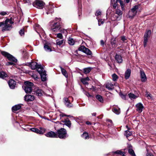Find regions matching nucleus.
Listing matches in <instances>:
<instances>
[{
  "label": "nucleus",
  "mask_w": 156,
  "mask_h": 156,
  "mask_svg": "<svg viewBox=\"0 0 156 156\" xmlns=\"http://www.w3.org/2000/svg\"><path fill=\"white\" fill-rule=\"evenodd\" d=\"M2 30L3 32L9 31L12 28V24L14 22L12 21V18L6 19L4 21H3Z\"/></svg>",
  "instance_id": "1"
},
{
  "label": "nucleus",
  "mask_w": 156,
  "mask_h": 156,
  "mask_svg": "<svg viewBox=\"0 0 156 156\" xmlns=\"http://www.w3.org/2000/svg\"><path fill=\"white\" fill-rule=\"evenodd\" d=\"M24 89L25 92L27 93H30L32 91L33 83L32 82L27 81L24 82Z\"/></svg>",
  "instance_id": "2"
},
{
  "label": "nucleus",
  "mask_w": 156,
  "mask_h": 156,
  "mask_svg": "<svg viewBox=\"0 0 156 156\" xmlns=\"http://www.w3.org/2000/svg\"><path fill=\"white\" fill-rule=\"evenodd\" d=\"M118 3H119L122 9V10H124V6L123 2L121 0H111V4L113 6L114 8L115 9L116 7H118Z\"/></svg>",
  "instance_id": "3"
},
{
  "label": "nucleus",
  "mask_w": 156,
  "mask_h": 156,
  "mask_svg": "<svg viewBox=\"0 0 156 156\" xmlns=\"http://www.w3.org/2000/svg\"><path fill=\"white\" fill-rule=\"evenodd\" d=\"M56 134L58 135V137L61 139L65 138L68 136L66 130L64 128H61L58 130Z\"/></svg>",
  "instance_id": "4"
},
{
  "label": "nucleus",
  "mask_w": 156,
  "mask_h": 156,
  "mask_svg": "<svg viewBox=\"0 0 156 156\" xmlns=\"http://www.w3.org/2000/svg\"><path fill=\"white\" fill-rule=\"evenodd\" d=\"M1 53L3 56L7 57L9 60L15 62H17V60L8 53L3 51L1 52Z\"/></svg>",
  "instance_id": "5"
},
{
  "label": "nucleus",
  "mask_w": 156,
  "mask_h": 156,
  "mask_svg": "<svg viewBox=\"0 0 156 156\" xmlns=\"http://www.w3.org/2000/svg\"><path fill=\"white\" fill-rule=\"evenodd\" d=\"M44 5V2L38 0H36L33 4L34 6L40 9H42Z\"/></svg>",
  "instance_id": "6"
},
{
  "label": "nucleus",
  "mask_w": 156,
  "mask_h": 156,
  "mask_svg": "<svg viewBox=\"0 0 156 156\" xmlns=\"http://www.w3.org/2000/svg\"><path fill=\"white\" fill-rule=\"evenodd\" d=\"M79 51H82L88 55H92V52L88 48L84 46H81L78 48Z\"/></svg>",
  "instance_id": "7"
},
{
  "label": "nucleus",
  "mask_w": 156,
  "mask_h": 156,
  "mask_svg": "<svg viewBox=\"0 0 156 156\" xmlns=\"http://www.w3.org/2000/svg\"><path fill=\"white\" fill-rule=\"evenodd\" d=\"M138 8V6L136 5L134 6L131 9V11L130 12V14H131V15H129V18L132 19L136 15L137 12Z\"/></svg>",
  "instance_id": "8"
},
{
  "label": "nucleus",
  "mask_w": 156,
  "mask_h": 156,
  "mask_svg": "<svg viewBox=\"0 0 156 156\" xmlns=\"http://www.w3.org/2000/svg\"><path fill=\"white\" fill-rule=\"evenodd\" d=\"M60 25L59 22H56L54 23L51 27V30L54 32H57L60 28Z\"/></svg>",
  "instance_id": "9"
},
{
  "label": "nucleus",
  "mask_w": 156,
  "mask_h": 156,
  "mask_svg": "<svg viewBox=\"0 0 156 156\" xmlns=\"http://www.w3.org/2000/svg\"><path fill=\"white\" fill-rule=\"evenodd\" d=\"M140 74L141 81L143 82L146 81L147 80V77L144 72L142 70H140Z\"/></svg>",
  "instance_id": "10"
},
{
  "label": "nucleus",
  "mask_w": 156,
  "mask_h": 156,
  "mask_svg": "<svg viewBox=\"0 0 156 156\" xmlns=\"http://www.w3.org/2000/svg\"><path fill=\"white\" fill-rule=\"evenodd\" d=\"M45 135L48 137L51 138H57L58 137V135L55 132L51 131L48 132V133L45 134Z\"/></svg>",
  "instance_id": "11"
},
{
  "label": "nucleus",
  "mask_w": 156,
  "mask_h": 156,
  "mask_svg": "<svg viewBox=\"0 0 156 156\" xmlns=\"http://www.w3.org/2000/svg\"><path fill=\"white\" fill-rule=\"evenodd\" d=\"M136 110L139 113H141L143 111L144 107L141 103H139L136 105Z\"/></svg>",
  "instance_id": "12"
},
{
  "label": "nucleus",
  "mask_w": 156,
  "mask_h": 156,
  "mask_svg": "<svg viewBox=\"0 0 156 156\" xmlns=\"http://www.w3.org/2000/svg\"><path fill=\"white\" fill-rule=\"evenodd\" d=\"M63 102L65 105L68 108H70L73 106L72 104L71 103L68 98H63Z\"/></svg>",
  "instance_id": "13"
},
{
  "label": "nucleus",
  "mask_w": 156,
  "mask_h": 156,
  "mask_svg": "<svg viewBox=\"0 0 156 156\" xmlns=\"http://www.w3.org/2000/svg\"><path fill=\"white\" fill-rule=\"evenodd\" d=\"M34 94L38 96H41L44 93L43 91L38 88H36L34 91Z\"/></svg>",
  "instance_id": "14"
},
{
  "label": "nucleus",
  "mask_w": 156,
  "mask_h": 156,
  "mask_svg": "<svg viewBox=\"0 0 156 156\" xmlns=\"http://www.w3.org/2000/svg\"><path fill=\"white\" fill-rule=\"evenodd\" d=\"M34 98H35L34 95H26L24 97V100L27 102L32 101L34 99Z\"/></svg>",
  "instance_id": "15"
},
{
  "label": "nucleus",
  "mask_w": 156,
  "mask_h": 156,
  "mask_svg": "<svg viewBox=\"0 0 156 156\" xmlns=\"http://www.w3.org/2000/svg\"><path fill=\"white\" fill-rule=\"evenodd\" d=\"M8 83L10 88L13 89L15 87L16 85V82L13 80L11 79L9 81Z\"/></svg>",
  "instance_id": "16"
},
{
  "label": "nucleus",
  "mask_w": 156,
  "mask_h": 156,
  "mask_svg": "<svg viewBox=\"0 0 156 156\" xmlns=\"http://www.w3.org/2000/svg\"><path fill=\"white\" fill-rule=\"evenodd\" d=\"M54 12L53 7L51 5H49L46 7V13L47 14L52 13Z\"/></svg>",
  "instance_id": "17"
},
{
  "label": "nucleus",
  "mask_w": 156,
  "mask_h": 156,
  "mask_svg": "<svg viewBox=\"0 0 156 156\" xmlns=\"http://www.w3.org/2000/svg\"><path fill=\"white\" fill-rule=\"evenodd\" d=\"M121 19V18L115 13L112 14L111 15V19L112 21H118Z\"/></svg>",
  "instance_id": "18"
},
{
  "label": "nucleus",
  "mask_w": 156,
  "mask_h": 156,
  "mask_svg": "<svg viewBox=\"0 0 156 156\" xmlns=\"http://www.w3.org/2000/svg\"><path fill=\"white\" fill-rule=\"evenodd\" d=\"M29 66L32 69H36L37 66L38 65L37 63L36 62H32L30 63H29Z\"/></svg>",
  "instance_id": "19"
},
{
  "label": "nucleus",
  "mask_w": 156,
  "mask_h": 156,
  "mask_svg": "<svg viewBox=\"0 0 156 156\" xmlns=\"http://www.w3.org/2000/svg\"><path fill=\"white\" fill-rule=\"evenodd\" d=\"M131 73V70L130 69H127L125 73V77L126 79H128L129 78Z\"/></svg>",
  "instance_id": "20"
},
{
  "label": "nucleus",
  "mask_w": 156,
  "mask_h": 156,
  "mask_svg": "<svg viewBox=\"0 0 156 156\" xmlns=\"http://www.w3.org/2000/svg\"><path fill=\"white\" fill-rule=\"evenodd\" d=\"M37 71L40 74L43 73V72L46 71L44 70V68L41 65H38L37 68H36Z\"/></svg>",
  "instance_id": "21"
},
{
  "label": "nucleus",
  "mask_w": 156,
  "mask_h": 156,
  "mask_svg": "<svg viewBox=\"0 0 156 156\" xmlns=\"http://www.w3.org/2000/svg\"><path fill=\"white\" fill-rule=\"evenodd\" d=\"M115 59L117 62L119 63H121L122 62V59L120 55L116 54L115 57Z\"/></svg>",
  "instance_id": "22"
},
{
  "label": "nucleus",
  "mask_w": 156,
  "mask_h": 156,
  "mask_svg": "<svg viewBox=\"0 0 156 156\" xmlns=\"http://www.w3.org/2000/svg\"><path fill=\"white\" fill-rule=\"evenodd\" d=\"M31 131L36 133H39L40 134H43V131H44V130H43L42 131H40V130L37 128H32L30 129Z\"/></svg>",
  "instance_id": "23"
},
{
  "label": "nucleus",
  "mask_w": 156,
  "mask_h": 156,
  "mask_svg": "<svg viewBox=\"0 0 156 156\" xmlns=\"http://www.w3.org/2000/svg\"><path fill=\"white\" fill-rule=\"evenodd\" d=\"M90 79L88 77H86V78H82L81 79V82L83 83V84L84 85H88V83L87 82V81H88Z\"/></svg>",
  "instance_id": "24"
},
{
  "label": "nucleus",
  "mask_w": 156,
  "mask_h": 156,
  "mask_svg": "<svg viewBox=\"0 0 156 156\" xmlns=\"http://www.w3.org/2000/svg\"><path fill=\"white\" fill-rule=\"evenodd\" d=\"M114 85L111 83H108L106 85V87L109 90H112L114 89Z\"/></svg>",
  "instance_id": "25"
},
{
  "label": "nucleus",
  "mask_w": 156,
  "mask_h": 156,
  "mask_svg": "<svg viewBox=\"0 0 156 156\" xmlns=\"http://www.w3.org/2000/svg\"><path fill=\"white\" fill-rule=\"evenodd\" d=\"M21 106L20 105H17L13 106L12 108V110L13 111H17L20 109Z\"/></svg>",
  "instance_id": "26"
},
{
  "label": "nucleus",
  "mask_w": 156,
  "mask_h": 156,
  "mask_svg": "<svg viewBox=\"0 0 156 156\" xmlns=\"http://www.w3.org/2000/svg\"><path fill=\"white\" fill-rule=\"evenodd\" d=\"M63 122H64L65 124L68 127H71V123L70 121L68 119H65Z\"/></svg>",
  "instance_id": "27"
},
{
  "label": "nucleus",
  "mask_w": 156,
  "mask_h": 156,
  "mask_svg": "<svg viewBox=\"0 0 156 156\" xmlns=\"http://www.w3.org/2000/svg\"><path fill=\"white\" fill-rule=\"evenodd\" d=\"M60 68L61 69V72L62 74L66 78L68 77V75L66 70L61 67H60Z\"/></svg>",
  "instance_id": "28"
},
{
  "label": "nucleus",
  "mask_w": 156,
  "mask_h": 156,
  "mask_svg": "<svg viewBox=\"0 0 156 156\" xmlns=\"http://www.w3.org/2000/svg\"><path fill=\"white\" fill-rule=\"evenodd\" d=\"M151 34V31L150 30H147L146 31L144 35V37L149 38Z\"/></svg>",
  "instance_id": "29"
},
{
  "label": "nucleus",
  "mask_w": 156,
  "mask_h": 156,
  "mask_svg": "<svg viewBox=\"0 0 156 156\" xmlns=\"http://www.w3.org/2000/svg\"><path fill=\"white\" fill-rule=\"evenodd\" d=\"M41 76V80L42 81H45L46 80V72H43V73H42L40 74Z\"/></svg>",
  "instance_id": "30"
},
{
  "label": "nucleus",
  "mask_w": 156,
  "mask_h": 156,
  "mask_svg": "<svg viewBox=\"0 0 156 156\" xmlns=\"http://www.w3.org/2000/svg\"><path fill=\"white\" fill-rule=\"evenodd\" d=\"M116 39L115 38L113 39H112V41H111V44L112 47H116L118 46V44L115 43Z\"/></svg>",
  "instance_id": "31"
},
{
  "label": "nucleus",
  "mask_w": 156,
  "mask_h": 156,
  "mask_svg": "<svg viewBox=\"0 0 156 156\" xmlns=\"http://www.w3.org/2000/svg\"><path fill=\"white\" fill-rule=\"evenodd\" d=\"M7 76V75L4 72H0V78L4 79Z\"/></svg>",
  "instance_id": "32"
},
{
  "label": "nucleus",
  "mask_w": 156,
  "mask_h": 156,
  "mask_svg": "<svg viewBox=\"0 0 156 156\" xmlns=\"http://www.w3.org/2000/svg\"><path fill=\"white\" fill-rule=\"evenodd\" d=\"M44 48L45 50L47 51L50 52L51 51V49L50 47L46 44H44Z\"/></svg>",
  "instance_id": "33"
},
{
  "label": "nucleus",
  "mask_w": 156,
  "mask_h": 156,
  "mask_svg": "<svg viewBox=\"0 0 156 156\" xmlns=\"http://www.w3.org/2000/svg\"><path fill=\"white\" fill-rule=\"evenodd\" d=\"M129 98L131 99H135L137 98V96L134 95V94L130 93L128 94Z\"/></svg>",
  "instance_id": "34"
},
{
  "label": "nucleus",
  "mask_w": 156,
  "mask_h": 156,
  "mask_svg": "<svg viewBox=\"0 0 156 156\" xmlns=\"http://www.w3.org/2000/svg\"><path fill=\"white\" fill-rule=\"evenodd\" d=\"M113 153L117 154L122 155V156H123V155H124L125 154V152H122L121 150H117L113 152Z\"/></svg>",
  "instance_id": "35"
},
{
  "label": "nucleus",
  "mask_w": 156,
  "mask_h": 156,
  "mask_svg": "<svg viewBox=\"0 0 156 156\" xmlns=\"http://www.w3.org/2000/svg\"><path fill=\"white\" fill-rule=\"evenodd\" d=\"M68 43L70 45H72L74 44V41L73 38L69 37L68 40Z\"/></svg>",
  "instance_id": "36"
},
{
  "label": "nucleus",
  "mask_w": 156,
  "mask_h": 156,
  "mask_svg": "<svg viewBox=\"0 0 156 156\" xmlns=\"http://www.w3.org/2000/svg\"><path fill=\"white\" fill-rule=\"evenodd\" d=\"M96 99L98 100L99 101H100L102 103L103 102V99L102 98V97L99 95H97L96 96Z\"/></svg>",
  "instance_id": "37"
},
{
  "label": "nucleus",
  "mask_w": 156,
  "mask_h": 156,
  "mask_svg": "<svg viewBox=\"0 0 156 156\" xmlns=\"http://www.w3.org/2000/svg\"><path fill=\"white\" fill-rule=\"evenodd\" d=\"M112 80L114 81H116L119 78L118 76L115 73L113 74L112 75Z\"/></svg>",
  "instance_id": "38"
},
{
  "label": "nucleus",
  "mask_w": 156,
  "mask_h": 156,
  "mask_svg": "<svg viewBox=\"0 0 156 156\" xmlns=\"http://www.w3.org/2000/svg\"><path fill=\"white\" fill-rule=\"evenodd\" d=\"M115 13H116V14L118 16H120V18H121L122 14V12L119 9H117L116 10Z\"/></svg>",
  "instance_id": "39"
},
{
  "label": "nucleus",
  "mask_w": 156,
  "mask_h": 156,
  "mask_svg": "<svg viewBox=\"0 0 156 156\" xmlns=\"http://www.w3.org/2000/svg\"><path fill=\"white\" fill-rule=\"evenodd\" d=\"M81 136L85 139L88 138L89 137L88 133L86 132L83 133V134L81 135Z\"/></svg>",
  "instance_id": "40"
},
{
  "label": "nucleus",
  "mask_w": 156,
  "mask_h": 156,
  "mask_svg": "<svg viewBox=\"0 0 156 156\" xmlns=\"http://www.w3.org/2000/svg\"><path fill=\"white\" fill-rule=\"evenodd\" d=\"M64 42V40L63 39L60 40H56V44L57 45L60 46L62 45Z\"/></svg>",
  "instance_id": "41"
},
{
  "label": "nucleus",
  "mask_w": 156,
  "mask_h": 156,
  "mask_svg": "<svg viewBox=\"0 0 156 156\" xmlns=\"http://www.w3.org/2000/svg\"><path fill=\"white\" fill-rule=\"evenodd\" d=\"M128 152L132 156H136L134 151L132 149L130 148L129 149Z\"/></svg>",
  "instance_id": "42"
},
{
  "label": "nucleus",
  "mask_w": 156,
  "mask_h": 156,
  "mask_svg": "<svg viewBox=\"0 0 156 156\" xmlns=\"http://www.w3.org/2000/svg\"><path fill=\"white\" fill-rule=\"evenodd\" d=\"M91 70V68H84L83 69L84 73L85 74H87L89 73L90 71Z\"/></svg>",
  "instance_id": "43"
},
{
  "label": "nucleus",
  "mask_w": 156,
  "mask_h": 156,
  "mask_svg": "<svg viewBox=\"0 0 156 156\" xmlns=\"http://www.w3.org/2000/svg\"><path fill=\"white\" fill-rule=\"evenodd\" d=\"M132 134V133L129 131V130H126L125 131V135L127 137L130 136Z\"/></svg>",
  "instance_id": "44"
},
{
  "label": "nucleus",
  "mask_w": 156,
  "mask_h": 156,
  "mask_svg": "<svg viewBox=\"0 0 156 156\" xmlns=\"http://www.w3.org/2000/svg\"><path fill=\"white\" fill-rule=\"evenodd\" d=\"M148 38L144 37L143 44L144 47H145L147 46V43L148 42Z\"/></svg>",
  "instance_id": "45"
},
{
  "label": "nucleus",
  "mask_w": 156,
  "mask_h": 156,
  "mask_svg": "<svg viewBox=\"0 0 156 156\" xmlns=\"http://www.w3.org/2000/svg\"><path fill=\"white\" fill-rule=\"evenodd\" d=\"M113 111L116 114L118 115L120 113V109L119 108L118 109L114 108L113 110Z\"/></svg>",
  "instance_id": "46"
},
{
  "label": "nucleus",
  "mask_w": 156,
  "mask_h": 156,
  "mask_svg": "<svg viewBox=\"0 0 156 156\" xmlns=\"http://www.w3.org/2000/svg\"><path fill=\"white\" fill-rule=\"evenodd\" d=\"M40 25L38 24H36L35 25V30H38V29L39 28V29L41 31V32H43V29L40 27Z\"/></svg>",
  "instance_id": "47"
},
{
  "label": "nucleus",
  "mask_w": 156,
  "mask_h": 156,
  "mask_svg": "<svg viewBox=\"0 0 156 156\" xmlns=\"http://www.w3.org/2000/svg\"><path fill=\"white\" fill-rule=\"evenodd\" d=\"M119 95H120V96H121V97L122 99H124V100L126 99V97L127 96V95L126 94L124 95L122 93H120Z\"/></svg>",
  "instance_id": "48"
},
{
  "label": "nucleus",
  "mask_w": 156,
  "mask_h": 156,
  "mask_svg": "<svg viewBox=\"0 0 156 156\" xmlns=\"http://www.w3.org/2000/svg\"><path fill=\"white\" fill-rule=\"evenodd\" d=\"M60 32L61 33H63V34H65V35L66 36L67 34V31L65 29H62L60 31Z\"/></svg>",
  "instance_id": "49"
},
{
  "label": "nucleus",
  "mask_w": 156,
  "mask_h": 156,
  "mask_svg": "<svg viewBox=\"0 0 156 156\" xmlns=\"http://www.w3.org/2000/svg\"><path fill=\"white\" fill-rule=\"evenodd\" d=\"M32 76L33 78L35 80H37L38 79V76L37 75L35 74L32 73Z\"/></svg>",
  "instance_id": "50"
},
{
  "label": "nucleus",
  "mask_w": 156,
  "mask_h": 156,
  "mask_svg": "<svg viewBox=\"0 0 156 156\" xmlns=\"http://www.w3.org/2000/svg\"><path fill=\"white\" fill-rule=\"evenodd\" d=\"M57 37L60 39H62L63 38V37L62 33H58L57 34Z\"/></svg>",
  "instance_id": "51"
},
{
  "label": "nucleus",
  "mask_w": 156,
  "mask_h": 156,
  "mask_svg": "<svg viewBox=\"0 0 156 156\" xmlns=\"http://www.w3.org/2000/svg\"><path fill=\"white\" fill-rule=\"evenodd\" d=\"M19 34L21 36H23L24 34V29H21L19 31Z\"/></svg>",
  "instance_id": "52"
},
{
  "label": "nucleus",
  "mask_w": 156,
  "mask_h": 156,
  "mask_svg": "<svg viewBox=\"0 0 156 156\" xmlns=\"http://www.w3.org/2000/svg\"><path fill=\"white\" fill-rule=\"evenodd\" d=\"M145 96H146V97H147L149 99L151 98L152 97H151V94H146Z\"/></svg>",
  "instance_id": "53"
},
{
  "label": "nucleus",
  "mask_w": 156,
  "mask_h": 156,
  "mask_svg": "<svg viewBox=\"0 0 156 156\" xmlns=\"http://www.w3.org/2000/svg\"><path fill=\"white\" fill-rule=\"evenodd\" d=\"M98 25L100 26L101 24H103L104 23V22L101 19H99L98 20Z\"/></svg>",
  "instance_id": "54"
},
{
  "label": "nucleus",
  "mask_w": 156,
  "mask_h": 156,
  "mask_svg": "<svg viewBox=\"0 0 156 156\" xmlns=\"http://www.w3.org/2000/svg\"><path fill=\"white\" fill-rule=\"evenodd\" d=\"M101 12L100 11L98 10L96 11L95 13V15L97 16L100 15L101 14Z\"/></svg>",
  "instance_id": "55"
},
{
  "label": "nucleus",
  "mask_w": 156,
  "mask_h": 156,
  "mask_svg": "<svg viewBox=\"0 0 156 156\" xmlns=\"http://www.w3.org/2000/svg\"><path fill=\"white\" fill-rule=\"evenodd\" d=\"M23 2L24 3H28L29 5L31 4L30 0H23Z\"/></svg>",
  "instance_id": "56"
},
{
  "label": "nucleus",
  "mask_w": 156,
  "mask_h": 156,
  "mask_svg": "<svg viewBox=\"0 0 156 156\" xmlns=\"http://www.w3.org/2000/svg\"><path fill=\"white\" fill-rule=\"evenodd\" d=\"M126 40V37L124 36H122L121 37V40L123 42H125V41Z\"/></svg>",
  "instance_id": "57"
},
{
  "label": "nucleus",
  "mask_w": 156,
  "mask_h": 156,
  "mask_svg": "<svg viewBox=\"0 0 156 156\" xmlns=\"http://www.w3.org/2000/svg\"><path fill=\"white\" fill-rule=\"evenodd\" d=\"M13 64V63L11 62H9L6 63V65L7 66L12 65Z\"/></svg>",
  "instance_id": "58"
},
{
  "label": "nucleus",
  "mask_w": 156,
  "mask_h": 156,
  "mask_svg": "<svg viewBox=\"0 0 156 156\" xmlns=\"http://www.w3.org/2000/svg\"><path fill=\"white\" fill-rule=\"evenodd\" d=\"M6 14V12H2L0 13V14L2 16H4Z\"/></svg>",
  "instance_id": "59"
},
{
  "label": "nucleus",
  "mask_w": 156,
  "mask_h": 156,
  "mask_svg": "<svg viewBox=\"0 0 156 156\" xmlns=\"http://www.w3.org/2000/svg\"><path fill=\"white\" fill-rule=\"evenodd\" d=\"M100 43H101V45L102 46H104V41L102 40H101Z\"/></svg>",
  "instance_id": "60"
},
{
  "label": "nucleus",
  "mask_w": 156,
  "mask_h": 156,
  "mask_svg": "<svg viewBox=\"0 0 156 156\" xmlns=\"http://www.w3.org/2000/svg\"><path fill=\"white\" fill-rule=\"evenodd\" d=\"M40 129H41V130H40V131H42L43 130H44V131H43V134L44 133L45 131L46 130V129L44 128H43L42 127H40Z\"/></svg>",
  "instance_id": "61"
},
{
  "label": "nucleus",
  "mask_w": 156,
  "mask_h": 156,
  "mask_svg": "<svg viewBox=\"0 0 156 156\" xmlns=\"http://www.w3.org/2000/svg\"><path fill=\"white\" fill-rule=\"evenodd\" d=\"M86 95L88 97H91V95H90V94L87 92H86Z\"/></svg>",
  "instance_id": "62"
},
{
  "label": "nucleus",
  "mask_w": 156,
  "mask_h": 156,
  "mask_svg": "<svg viewBox=\"0 0 156 156\" xmlns=\"http://www.w3.org/2000/svg\"><path fill=\"white\" fill-rule=\"evenodd\" d=\"M65 115H65L64 114H63V113H62V114H61L60 115V117H63L64 116H65Z\"/></svg>",
  "instance_id": "63"
},
{
  "label": "nucleus",
  "mask_w": 156,
  "mask_h": 156,
  "mask_svg": "<svg viewBox=\"0 0 156 156\" xmlns=\"http://www.w3.org/2000/svg\"><path fill=\"white\" fill-rule=\"evenodd\" d=\"M147 156H154L151 154H147L146 155Z\"/></svg>",
  "instance_id": "64"
}]
</instances>
